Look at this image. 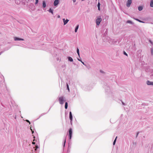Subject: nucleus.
Returning a JSON list of instances; mask_svg holds the SVG:
<instances>
[{"instance_id": "1", "label": "nucleus", "mask_w": 153, "mask_h": 153, "mask_svg": "<svg viewBox=\"0 0 153 153\" xmlns=\"http://www.w3.org/2000/svg\"><path fill=\"white\" fill-rule=\"evenodd\" d=\"M58 100L60 104L62 105L64 102L66 101V100L65 99V97L63 96H61L58 98Z\"/></svg>"}, {"instance_id": "2", "label": "nucleus", "mask_w": 153, "mask_h": 153, "mask_svg": "<svg viewBox=\"0 0 153 153\" xmlns=\"http://www.w3.org/2000/svg\"><path fill=\"white\" fill-rule=\"evenodd\" d=\"M117 42V40H115L114 39H111L109 41V43L111 44L114 45L116 44Z\"/></svg>"}, {"instance_id": "3", "label": "nucleus", "mask_w": 153, "mask_h": 153, "mask_svg": "<svg viewBox=\"0 0 153 153\" xmlns=\"http://www.w3.org/2000/svg\"><path fill=\"white\" fill-rule=\"evenodd\" d=\"M102 21V19L100 17L97 18L96 20L97 25H99Z\"/></svg>"}, {"instance_id": "4", "label": "nucleus", "mask_w": 153, "mask_h": 153, "mask_svg": "<svg viewBox=\"0 0 153 153\" xmlns=\"http://www.w3.org/2000/svg\"><path fill=\"white\" fill-rule=\"evenodd\" d=\"M69 139L71 140L72 137V129L71 128H70L69 130Z\"/></svg>"}, {"instance_id": "5", "label": "nucleus", "mask_w": 153, "mask_h": 153, "mask_svg": "<svg viewBox=\"0 0 153 153\" xmlns=\"http://www.w3.org/2000/svg\"><path fill=\"white\" fill-rule=\"evenodd\" d=\"M131 2V0H128L126 4V6L128 7H129L130 6Z\"/></svg>"}, {"instance_id": "6", "label": "nucleus", "mask_w": 153, "mask_h": 153, "mask_svg": "<svg viewBox=\"0 0 153 153\" xmlns=\"http://www.w3.org/2000/svg\"><path fill=\"white\" fill-rule=\"evenodd\" d=\"M59 3V0H55L54 2V6H56Z\"/></svg>"}, {"instance_id": "7", "label": "nucleus", "mask_w": 153, "mask_h": 153, "mask_svg": "<svg viewBox=\"0 0 153 153\" xmlns=\"http://www.w3.org/2000/svg\"><path fill=\"white\" fill-rule=\"evenodd\" d=\"M14 40L15 41H23L24 39H23L17 37H15L14 38Z\"/></svg>"}, {"instance_id": "8", "label": "nucleus", "mask_w": 153, "mask_h": 153, "mask_svg": "<svg viewBox=\"0 0 153 153\" xmlns=\"http://www.w3.org/2000/svg\"><path fill=\"white\" fill-rule=\"evenodd\" d=\"M146 84L149 85H152L153 86V82L148 80L146 81Z\"/></svg>"}, {"instance_id": "9", "label": "nucleus", "mask_w": 153, "mask_h": 153, "mask_svg": "<svg viewBox=\"0 0 153 153\" xmlns=\"http://www.w3.org/2000/svg\"><path fill=\"white\" fill-rule=\"evenodd\" d=\"M69 118L70 120L71 121L73 120V116L72 115V113L71 111H70L69 112Z\"/></svg>"}, {"instance_id": "10", "label": "nucleus", "mask_w": 153, "mask_h": 153, "mask_svg": "<svg viewBox=\"0 0 153 153\" xmlns=\"http://www.w3.org/2000/svg\"><path fill=\"white\" fill-rule=\"evenodd\" d=\"M63 21L64 22V25H65L69 21V20H68V19H66L65 20V19H63Z\"/></svg>"}, {"instance_id": "11", "label": "nucleus", "mask_w": 153, "mask_h": 153, "mask_svg": "<svg viewBox=\"0 0 153 153\" xmlns=\"http://www.w3.org/2000/svg\"><path fill=\"white\" fill-rule=\"evenodd\" d=\"M79 25H77L76 26L75 29V32H76L77 31L78 29L79 28Z\"/></svg>"}, {"instance_id": "12", "label": "nucleus", "mask_w": 153, "mask_h": 153, "mask_svg": "<svg viewBox=\"0 0 153 153\" xmlns=\"http://www.w3.org/2000/svg\"><path fill=\"white\" fill-rule=\"evenodd\" d=\"M46 6V4L45 1H43L42 2V7L43 8H45Z\"/></svg>"}, {"instance_id": "13", "label": "nucleus", "mask_w": 153, "mask_h": 153, "mask_svg": "<svg viewBox=\"0 0 153 153\" xmlns=\"http://www.w3.org/2000/svg\"><path fill=\"white\" fill-rule=\"evenodd\" d=\"M68 61L70 62H72L73 61V59L71 57H68Z\"/></svg>"}, {"instance_id": "14", "label": "nucleus", "mask_w": 153, "mask_h": 153, "mask_svg": "<svg viewBox=\"0 0 153 153\" xmlns=\"http://www.w3.org/2000/svg\"><path fill=\"white\" fill-rule=\"evenodd\" d=\"M53 10L51 8H50L49 9L48 11H49L50 13H51L52 14H53Z\"/></svg>"}, {"instance_id": "15", "label": "nucleus", "mask_w": 153, "mask_h": 153, "mask_svg": "<svg viewBox=\"0 0 153 153\" xmlns=\"http://www.w3.org/2000/svg\"><path fill=\"white\" fill-rule=\"evenodd\" d=\"M143 8V7L142 6H140L138 7V10L139 11H141Z\"/></svg>"}, {"instance_id": "16", "label": "nucleus", "mask_w": 153, "mask_h": 153, "mask_svg": "<svg viewBox=\"0 0 153 153\" xmlns=\"http://www.w3.org/2000/svg\"><path fill=\"white\" fill-rule=\"evenodd\" d=\"M106 87H105V91H109L110 90V87L108 86H106Z\"/></svg>"}, {"instance_id": "17", "label": "nucleus", "mask_w": 153, "mask_h": 153, "mask_svg": "<svg viewBox=\"0 0 153 153\" xmlns=\"http://www.w3.org/2000/svg\"><path fill=\"white\" fill-rule=\"evenodd\" d=\"M126 22L127 23H130L132 25L134 24V23L131 21L129 20L127 21Z\"/></svg>"}, {"instance_id": "18", "label": "nucleus", "mask_w": 153, "mask_h": 153, "mask_svg": "<svg viewBox=\"0 0 153 153\" xmlns=\"http://www.w3.org/2000/svg\"><path fill=\"white\" fill-rule=\"evenodd\" d=\"M150 6L151 7H153V0H151L150 3Z\"/></svg>"}, {"instance_id": "19", "label": "nucleus", "mask_w": 153, "mask_h": 153, "mask_svg": "<svg viewBox=\"0 0 153 153\" xmlns=\"http://www.w3.org/2000/svg\"><path fill=\"white\" fill-rule=\"evenodd\" d=\"M68 107V103L67 102H66L65 103V107L66 109H67Z\"/></svg>"}, {"instance_id": "20", "label": "nucleus", "mask_w": 153, "mask_h": 153, "mask_svg": "<svg viewBox=\"0 0 153 153\" xmlns=\"http://www.w3.org/2000/svg\"><path fill=\"white\" fill-rule=\"evenodd\" d=\"M76 52H77V53L78 56H79L80 57V55H79V49L78 48H77V49H76Z\"/></svg>"}, {"instance_id": "21", "label": "nucleus", "mask_w": 153, "mask_h": 153, "mask_svg": "<svg viewBox=\"0 0 153 153\" xmlns=\"http://www.w3.org/2000/svg\"><path fill=\"white\" fill-rule=\"evenodd\" d=\"M66 138L65 137H64V141L63 142V146L64 147L65 146V143H66Z\"/></svg>"}, {"instance_id": "22", "label": "nucleus", "mask_w": 153, "mask_h": 153, "mask_svg": "<svg viewBox=\"0 0 153 153\" xmlns=\"http://www.w3.org/2000/svg\"><path fill=\"white\" fill-rule=\"evenodd\" d=\"M66 86H67V89L68 90V92H70V89L69 88V86L67 83H66Z\"/></svg>"}, {"instance_id": "23", "label": "nucleus", "mask_w": 153, "mask_h": 153, "mask_svg": "<svg viewBox=\"0 0 153 153\" xmlns=\"http://www.w3.org/2000/svg\"><path fill=\"white\" fill-rule=\"evenodd\" d=\"M134 19L135 20L137 21H138L139 22H142V21L138 19H135V18H134Z\"/></svg>"}, {"instance_id": "24", "label": "nucleus", "mask_w": 153, "mask_h": 153, "mask_svg": "<svg viewBox=\"0 0 153 153\" xmlns=\"http://www.w3.org/2000/svg\"><path fill=\"white\" fill-rule=\"evenodd\" d=\"M117 138V136L115 138V140H114V142H113V144L114 145L115 144Z\"/></svg>"}, {"instance_id": "25", "label": "nucleus", "mask_w": 153, "mask_h": 153, "mask_svg": "<svg viewBox=\"0 0 153 153\" xmlns=\"http://www.w3.org/2000/svg\"><path fill=\"white\" fill-rule=\"evenodd\" d=\"M20 1H15V3L17 4H20Z\"/></svg>"}, {"instance_id": "26", "label": "nucleus", "mask_w": 153, "mask_h": 153, "mask_svg": "<svg viewBox=\"0 0 153 153\" xmlns=\"http://www.w3.org/2000/svg\"><path fill=\"white\" fill-rule=\"evenodd\" d=\"M123 53L124 55H126L127 56H128V54L125 51H123Z\"/></svg>"}, {"instance_id": "27", "label": "nucleus", "mask_w": 153, "mask_h": 153, "mask_svg": "<svg viewBox=\"0 0 153 153\" xmlns=\"http://www.w3.org/2000/svg\"><path fill=\"white\" fill-rule=\"evenodd\" d=\"M151 55H153V49L152 48L151 49Z\"/></svg>"}, {"instance_id": "28", "label": "nucleus", "mask_w": 153, "mask_h": 153, "mask_svg": "<svg viewBox=\"0 0 153 153\" xmlns=\"http://www.w3.org/2000/svg\"><path fill=\"white\" fill-rule=\"evenodd\" d=\"M46 113H43L41 114V115H40V116L39 117V118L40 117H41L43 116V115L45 114Z\"/></svg>"}, {"instance_id": "29", "label": "nucleus", "mask_w": 153, "mask_h": 153, "mask_svg": "<svg viewBox=\"0 0 153 153\" xmlns=\"http://www.w3.org/2000/svg\"><path fill=\"white\" fill-rule=\"evenodd\" d=\"M100 2H98V4H97V7H100Z\"/></svg>"}, {"instance_id": "30", "label": "nucleus", "mask_w": 153, "mask_h": 153, "mask_svg": "<svg viewBox=\"0 0 153 153\" xmlns=\"http://www.w3.org/2000/svg\"><path fill=\"white\" fill-rule=\"evenodd\" d=\"M36 0V2H35V4H37L38 3V0Z\"/></svg>"}, {"instance_id": "31", "label": "nucleus", "mask_w": 153, "mask_h": 153, "mask_svg": "<svg viewBox=\"0 0 153 153\" xmlns=\"http://www.w3.org/2000/svg\"><path fill=\"white\" fill-rule=\"evenodd\" d=\"M26 121L28 123H29V124H30V121L29 120H26Z\"/></svg>"}, {"instance_id": "32", "label": "nucleus", "mask_w": 153, "mask_h": 153, "mask_svg": "<svg viewBox=\"0 0 153 153\" xmlns=\"http://www.w3.org/2000/svg\"><path fill=\"white\" fill-rule=\"evenodd\" d=\"M139 132H138L137 133V135H136V138H137L139 134Z\"/></svg>"}, {"instance_id": "33", "label": "nucleus", "mask_w": 153, "mask_h": 153, "mask_svg": "<svg viewBox=\"0 0 153 153\" xmlns=\"http://www.w3.org/2000/svg\"><path fill=\"white\" fill-rule=\"evenodd\" d=\"M77 59L78 61H80V62H82V60L81 59H78V58Z\"/></svg>"}, {"instance_id": "34", "label": "nucleus", "mask_w": 153, "mask_h": 153, "mask_svg": "<svg viewBox=\"0 0 153 153\" xmlns=\"http://www.w3.org/2000/svg\"><path fill=\"white\" fill-rule=\"evenodd\" d=\"M81 62L82 63V64H83V65H85V66H86L85 64L83 62H82H82Z\"/></svg>"}, {"instance_id": "35", "label": "nucleus", "mask_w": 153, "mask_h": 153, "mask_svg": "<svg viewBox=\"0 0 153 153\" xmlns=\"http://www.w3.org/2000/svg\"><path fill=\"white\" fill-rule=\"evenodd\" d=\"M38 148H39V147H38V146H36V149H35V150H36V149H38Z\"/></svg>"}, {"instance_id": "36", "label": "nucleus", "mask_w": 153, "mask_h": 153, "mask_svg": "<svg viewBox=\"0 0 153 153\" xmlns=\"http://www.w3.org/2000/svg\"><path fill=\"white\" fill-rule=\"evenodd\" d=\"M30 129L32 131V134H33V132H34V131H33L32 130V129L31 128H30Z\"/></svg>"}, {"instance_id": "37", "label": "nucleus", "mask_w": 153, "mask_h": 153, "mask_svg": "<svg viewBox=\"0 0 153 153\" xmlns=\"http://www.w3.org/2000/svg\"><path fill=\"white\" fill-rule=\"evenodd\" d=\"M122 102V104L123 105H125V104L123 102Z\"/></svg>"}, {"instance_id": "38", "label": "nucleus", "mask_w": 153, "mask_h": 153, "mask_svg": "<svg viewBox=\"0 0 153 153\" xmlns=\"http://www.w3.org/2000/svg\"><path fill=\"white\" fill-rule=\"evenodd\" d=\"M72 121H71V120H70V123L71 125L72 124Z\"/></svg>"}, {"instance_id": "39", "label": "nucleus", "mask_w": 153, "mask_h": 153, "mask_svg": "<svg viewBox=\"0 0 153 153\" xmlns=\"http://www.w3.org/2000/svg\"><path fill=\"white\" fill-rule=\"evenodd\" d=\"M76 1V0H73V1L74 2H75Z\"/></svg>"}, {"instance_id": "40", "label": "nucleus", "mask_w": 153, "mask_h": 153, "mask_svg": "<svg viewBox=\"0 0 153 153\" xmlns=\"http://www.w3.org/2000/svg\"><path fill=\"white\" fill-rule=\"evenodd\" d=\"M98 10H100V7H98Z\"/></svg>"}, {"instance_id": "41", "label": "nucleus", "mask_w": 153, "mask_h": 153, "mask_svg": "<svg viewBox=\"0 0 153 153\" xmlns=\"http://www.w3.org/2000/svg\"><path fill=\"white\" fill-rule=\"evenodd\" d=\"M100 72H101V73H102L103 72L102 71H101V70L100 71Z\"/></svg>"}, {"instance_id": "42", "label": "nucleus", "mask_w": 153, "mask_h": 153, "mask_svg": "<svg viewBox=\"0 0 153 153\" xmlns=\"http://www.w3.org/2000/svg\"><path fill=\"white\" fill-rule=\"evenodd\" d=\"M32 144H35V142H32Z\"/></svg>"}, {"instance_id": "43", "label": "nucleus", "mask_w": 153, "mask_h": 153, "mask_svg": "<svg viewBox=\"0 0 153 153\" xmlns=\"http://www.w3.org/2000/svg\"><path fill=\"white\" fill-rule=\"evenodd\" d=\"M60 17V16H59V15H58V18H59Z\"/></svg>"}, {"instance_id": "44", "label": "nucleus", "mask_w": 153, "mask_h": 153, "mask_svg": "<svg viewBox=\"0 0 153 153\" xmlns=\"http://www.w3.org/2000/svg\"><path fill=\"white\" fill-rule=\"evenodd\" d=\"M1 53H2V52H0V55H1Z\"/></svg>"}, {"instance_id": "45", "label": "nucleus", "mask_w": 153, "mask_h": 153, "mask_svg": "<svg viewBox=\"0 0 153 153\" xmlns=\"http://www.w3.org/2000/svg\"><path fill=\"white\" fill-rule=\"evenodd\" d=\"M50 108L49 109V111L50 110Z\"/></svg>"}, {"instance_id": "46", "label": "nucleus", "mask_w": 153, "mask_h": 153, "mask_svg": "<svg viewBox=\"0 0 153 153\" xmlns=\"http://www.w3.org/2000/svg\"><path fill=\"white\" fill-rule=\"evenodd\" d=\"M96 1H97V0H96Z\"/></svg>"}]
</instances>
